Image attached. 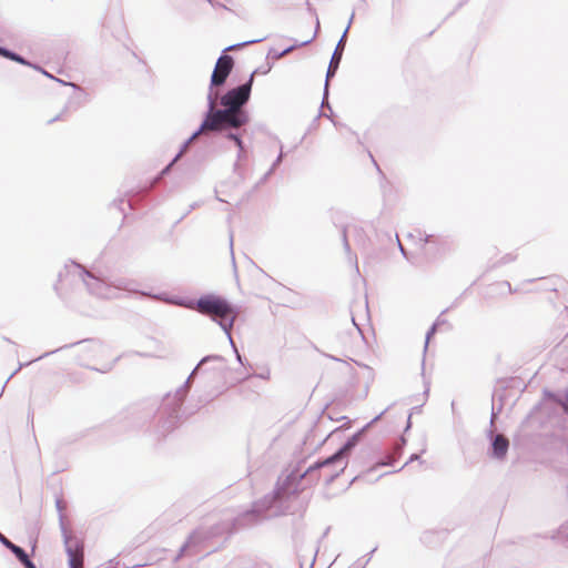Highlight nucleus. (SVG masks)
Masks as SVG:
<instances>
[{
	"mask_svg": "<svg viewBox=\"0 0 568 568\" xmlns=\"http://www.w3.org/2000/svg\"><path fill=\"white\" fill-rule=\"evenodd\" d=\"M317 466L302 471L301 468L291 469L281 476L274 490L262 499L254 501L252 507L232 520V527L227 531H239L263 524L272 518L285 515L291 508V500L298 495V490L305 487L304 481L314 480V470Z\"/></svg>",
	"mask_w": 568,
	"mask_h": 568,
	"instance_id": "1",
	"label": "nucleus"
},
{
	"mask_svg": "<svg viewBox=\"0 0 568 568\" xmlns=\"http://www.w3.org/2000/svg\"><path fill=\"white\" fill-rule=\"evenodd\" d=\"M254 72L248 80L227 90L223 95L219 90H209L207 110L204 114V128H216L221 123L229 126H245L250 122V113L245 105L250 101Z\"/></svg>",
	"mask_w": 568,
	"mask_h": 568,
	"instance_id": "2",
	"label": "nucleus"
},
{
	"mask_svg": "<svg viewBox=\"0 0 568 568\" xmlns=\"http://www.w3.org/2000/svg\"><path fill=\"white\" fill-rule=\"evenodd\" d=\"M65 282L70 283H81L83 284L88 292L99 298H118L120 296V291H131L132 281L126 278H115L114 281L108 283L94 274L85 270L82 265L71 262L65 265V273L59 274L58 284H55V291L62 295L61 290Z\"/></svg>",
	"mask_w": 568,
	"mask_h": 568,
	"instance_id": "3",
	"label": "nucleus"
},
{
	"mask_svg": "<svg viewBox=\"0 0 568 568\" xmlns=\"http://www.w3.org/2000/svg\"><path fill=\"white\" fill-rule=\"evenodd\" d=\"M170 303L189 310H194L201 315L210 317L226 334L231 346H234L231 331L239 312L227 300L215 294H204L197 300L172 298Z\"/></svg>",
	"mask_w": 568,
	"mask_h": 568,
	"instance_id": "4",
	"label": "nucleus"
},
{
	"mask_svg": "<svg viewBox=\"0 0 568 568\" xmlns=\"http://www.w3.org/2000/svg\"><path fill=\"white\" fill-rule=\"evenodd\" d=\"M388 410V407L378 416L373 418L366 426H364L359 432L354 434L352 437H349L345 444L333 455L329 457L317 460L314 464L310 465L307 469L313 468L315 466L316 469L314 470V480L310 481V484L305 480L304 485L305 487L301 488L298 490V494L303 490L314 486L320 481L321 478H323L324 483L326 485H329L337 478L345 469L347 462L346 458L349 454V452L355 447L357 444L359 437L364 433L366 428H368L372 424H374L377 419L381 418L382 415H384ZM301 468L302 471L306 470V468H303L301 465L295 466L293 469Z\"/></svg>",
	"mask_w": 568,
	"mask_h": 568,
	"instance_id": "5",
	"label": "nucleus"
},
{
	"mask_svg": "<svg viewBox=\"0 0 568 568\" xmlns=\"http://www.w3.org/2000/svg\"><path fill=\"white\" fill-rule=\"evenodd\" d=\"M210 362H224V357L221 355H207L203 357L192 371L186 381L173 394L168 393L163 397L162 404L158 408V414L164 430H172L183 417L182 404L190 390L191 381L201 368V366Z\"/></svg>",
	"mask_w": 568,
	"mask_h": 568,
	"instance_id": "6",
	"label": "nucleus"
},
{
	"mask_svg": "<svg viewBox=\"0 0 568 568\" xmlns=\"http://www.w3.org/2000/svg\"><path fill=\"white\" fill-rule=\"evenodd\" d=\"M55 508L59 513V521H60V528L63 536V541L65 546V552L68 555V565L69 568H83V560H84V554H83V546L74 541V545H71V536L64 525V515L63 511L65 509V505L61 498H58L55 500Z\"/></svg>",
	"mask_w": 568,
	"mask_h": 568,
	"instance_id": "7",
	"label": "nucleus"
},
{
	"mask_svg": "<svg viewBox=\"0 0 568 568\" xmlns=\"http://www.w3.org/2000/svg\"><path fill=\"white\" fill-rule=\"evenodd\" d=\"M353 19H354V12H352L349 21H348V24H347L346 29L344 30L341 39L338 40V42H337V44L335 47V50H334V52L332 54V58H331V61H329V64H328V68H327V71H326V79H325V85H324V92H323L322 106L327 105V108L329 110H331V106H329V104L327 102L329 80L335 77V74H336V72L338 70V67H339V63H341V60H342V55H343V52H344V49H345L347 33H348V30H349L351 24L353 22Z\"/></svg>",
	"mask_w": 568,
	"mask_h": 568,
	"instance_id": "8",
	"label": "nucleus"
},
{
	"mask_svg": "<svg viewBox=\"0 0 568 568\" xmlns=\"http://www.w3.org/2000/svg\"><path fill=\"white\" fill-rule=\"evenodd\" d=\"M233 67V57L229 54L220 55L210 79L209 90H219L220 87L224 85Z\"/></svg>",
	"mask_w": 568,
	"mask_h": 568,
	"instance_id": "9",
	"label": "nucleus"
},
{
	"mask_svg": "<svg viewBox=\"0 0 568 568\" xmlns=\"http://www.w3.org/2000/svg\"><path fill=\"white\" fill-rule=\"evenodd\" d=\"M0 57H3L6 59H9L11 61H14L17 63H20L22 65H27V67H30V68H33L34 70L41 72L42 74H44L45 77L52 79V80H55L60 83H63L65 84V82H63L62 80L51 75L49 72H47L43 68H41L40 65L38 64H34L32 62H30L29 60H27L26 58H23L22 55L18 54L17 52L6 48V47H2L0 45Z\"/></svg>",
	"mask_w": 568,
	"mask_h": 568,
	"instance_id": "10",
	"label": "nucleus"
},
{
	"mask_svg": "<svg viewBox=\"0 0 568 568\" xmlns=\"http://www.w3.org/2000/svg\"><path fill=\"white\" fill-rule=\"evenodd\" d=\"M243 128L244 126L232 128V126H229L225 123H221V124H219L214 129H207V131H209V133L210 132L223 133V136L226 140L233 141L234 144L237 146V149L242 150V144H244V142H243V133L245 132V129H243Z\"/></svg>",
	"mask_w": 568,
	"mask_h": 568,
	"instance_id": "11",
	"label": "nucleus"
},
{
	"mask_svg": "<svg viewBox=\"0 0 568 568\" xmlns=\"http://www.w3.org/2000/svg\"><path fill=\"white\" fill-rule=\"evenodd\" d=\"M368 316L367 301H356L351 306V320L356 329L362 334L361 321Z\"/></svg>",
	"mask_w": 568,
	"mask_h": 568,
	"instance_id": "12",
	"label": "nucleus"
},
{
	"mask_svg": "<svg viewBox=\"0 0 568 568\" xmlns=\"http://www.w3.org/2000/svg\"><path fill=\"white\" fill-rule=\"evenodd\" d=\"M349 233L354 236L356 243L359 246H365V244H366V239H365V236L363 234V230L361 227H357V226L343 227L342 229V237H343L344 248L347 254H349V252H351L349 242H348Z\"/></svg>",
	"mask_w": 568,
	"mask_h": 568,
	"instance_id": "13",
	"label": "nucleus"
},
{
	"mask_svg": "<svg viewBox=\"0 0 568 568\" xmlns=\"http://www.w3.org/2000/svg\"><path fill=\"white\" fill-rule=\"evenodd\" d=\"M204 125V120L202 121V123L200 124L199 129L196 131L193 132V134L182 144L181 149H180V152L175 155V158L169 163V165H166L163 171H162V174H165L170 169L171 166L178 161V159L186 152V150L189 149L190 144L201 134H206L209 133L207 129L209 128H204L202 129Z\"/></svg>",
	"mask_w": 568,
	"mask_h": 568,
	"instance_id": "14",
	"label": "nucleus"
},
{
	"mask_svg": "<svg viewBox=\"0 0 568 568\" xmlns=\"http://www.w3.org/2000/svg\"><path fill=\"white\" fill-rule=\"evenodd\" d=\"M509 442L504 435H496L491 442L493 457L503 459L508 450Z\"/></svg>",
	"mask_w": 568,
	"mask_h": 568,
	"instance_id": "15",
	"label": "nucleus"
},
{
	"mask_svg": "<svg viewBox=\"0 0 568 568\" xmlns=\"http://www.w3.org/2000/svg\"><path fill=\"white\" fill-rule=\"evenodd\" d=\"M3 546L16 556V558L21 562L23 567L31 561L26 550L22 547L13 544L11 540L3 539Z\"/></svg>",
	"mask_w": 568,
	"mask_h": 568,
	"instance_id": "16",
	"label": "nucleus"
},
{
	"mask_svg": "<svg viewBox=\"0 0 568 568\" xmlns=\"http://www.w3.org/2000/svg\"><path fill=\"white\" fill-rule=\"evenodd\" d=\"M71 85H72L74 89H77V90H79V91H80V94H79L78 97H75V98H74L77 101H73V100L69 101V103L63 108V110L61 111V113H60V114H58L57 116H54V118L50 119V120L48 121V124H52V123H54V122H57V121H59V120L64 119V114L68 112V110H69V109L73 108V109L75 110V109H78V108L81 105V103H82V98H83L84 93L82 92V90H81L77 84L71 83Z\"/></svg>",
	"mask_w": 568,
	"mask_h": 568,
	"instance_id": "17",
	"label": "nucleus"
},
{
	"mask_svg": "<svg viewBox=\"0 0 568 568\" xmlns=\"http://www.w3.org/2000/svg\"><path fill=\"white\" fill-rule=\"evenodd\" d=\"M207 538V532L203 529H196L191 534L187 541L181 548L182 551L191 550L193 547L199 546L202 541Z\"/></svg>",
	"mask_w": 568,
	"mask_h": 568,
	"instance_id": "18",
	"label": "nucleus"
},
{
	"mask_svg": "<svg viewBox=\"0 0 568 568\" xmlns=\"http://www.w3.org/2000/svg\"><path fill=\"white\" fill-rule=\"evenodd\" d=\"M448 310H444L442 312V314L436 318V321L434 322V324L432 325V327L428 329L427 334H426V342H425V351L427 349V346H428V342L430 339V336L434 335L436 333V331L438 329V327L443 326V325H446V326H449V323L446 318H444V314L447 312Z\"/></svg>",
	"mask_w": 568,
	"mask_h": 568,
	"instance_id": "19",
	"label": "nucleus"
},
{
	"mask_svg": "<svg viewBox=\"0 0 568 568\" xmlns=\"http://www.w3.org/2000/svg\"><path fill=\"white\" fill-rule=\"evenodd\" d=\"M61 348H62V347H60V349H61ZM58 351H59V348H58ZM55 352H57V349H55V351H52V352H47V353H44L43 355L39 356L38 358L33 359V362L39 361V359H41V358H43V357H45V356H49L50 354H53V353H55ZM31 363H32V361H30V362H28V363H24V364H23V363H20V364H19L18 368H17V369H16V371H14V372H13V373L8 377V378H7V381H6L4 385L2 386L1 394L3 393L4 387H6V385L9 383V381H10V379H11V378H12V377H13V376H14V375H16V374H17V373L22 368V367L28 366V365H29V364H31Z\"/></svg>",
	"mask_w": 568,
	"mask_h": 568,
	"instance_id": "20",
	"label": "nucleus"
},
{
	"mask_svg": "<svg viewBox=\"0 0 568 568\" xmlns=\"http://www.w3.org/2000/svg\"><path fill=\"white\" fill-rule=\"evenodd\" d=\"M88 351L92 353H102L105 351V346L99 341H88Z\"/></svg>",
	"mask_w": 568,
	"mask_h": 568,
	"instance_id": "21",
	"label": "nucleus"
},
{
	"mask_svg": "<svg viewBox=\"0 0 568 568\" xmlns=\"http://www.w3.org/2000/svg\"><path fill=\"white\" fill-rule=\"evenodd\" d=\"M313 41V39H308V40H305L301 43H294L290 47H287L286 49H284L283 51L280 52V55H283L285 57L286 54H288L290 52H292L294 49L298 48V47H304V45H307L310 44L311 42Z\"/></svg>",
	"mask_w": 568,
	"mask_h": 568,
	"instance_id": "22",
	"label": "nucleus"
},
{
	"mask_svg": "<svg viewBox=\"0 0 568 568\" xmlns=\"http://www.w3.org/2000/svg\"><path fill=\"white\" fill-rule=\"evenodd\" d=\"M114 205H116L119 207V211L120 212H124V207L123 205L126 204L130 209H133V200L130 199V200H124V199H120V200H116L113 202Z\"/></svg>",
	"mask_w": 568,
	"mask_h": 568,
	"instance_id": "23",
	"label": "nucleus"
},
{
	"mask_svg": "<svg viewBox=\"0 0 568 568\" xmlns=\"http://www.w3.org/2000/svg\"><path fill=\"white\" fill-rule=\"evenodd\" d=\"M265 39H266V37L260 38V39H254V40H248V41H245L243 43L231 45V47L226 48L225 50H231V49L241 48V47L248 45V44L258 43V42H262Z\"/></svg>",
	"mask_w": 568,
	"mask_h": 568,
	"instance_id": "24",
	"label": "nucleus"
},
{
	"mask_svg": "<svg viewBox=\"0 0 568 568\" xmlns=\"http://www.w3.org/2000/svg\"><path fill=\"white\" fill-rule=\"evenodd\" d=\"M283 155H284L283 151L281 150L280 154L277 155V158L275 159V161L273 162V164L271 166L272 170H275L281 164V162L283 160Z\"/></svg>",
	"mask_w": 568,
	"mask_h": 568,
	"instance_id": "25",
	"label": "nucleus"
},
{
	"mask_svg": "<svg viewBox=\"0 0 568 568\" xmlns=\"http://www.w3.org/2000/svg\"><path fill=\"white\" fill-rule=\"evenodd\" d=\"M561 407L565 412V414L568 416V390L566 392L564 399L561 400Z\"/></svg>",
	"mask_w": 568,
	"mask_h": 568,
	"instance_id": "26",
	"label": "nucleus"
},
{
	"mask_svg": "<svg viewBox=\"0 0 568 568\" xmlns=\"http://www.w3.org/2000/svg\"><path fill=\"white\" fill-rule=\"evenodd\" d=\"M113 367V364H106L104 365L102 368H95V367H92L93 371H98V372H101V373H108L112 369Z\"/></svg>",
	"mask_w": 568,
	"mask_h": 568,
	"instance_id": "27",
	"label": "nucleus"
},
{
	"mask_svg": "<svg viewBox=\"0 0 568 568\" xmlns=\"http://www.w3.org/2000/svg\"><path fill=\"white\" fill-rule=\"evenodd\" d=\"M232 347H233L234 353H235V355H236V359H237V362H239L241 365L245 366V364H244V362H243V357H242V355L239 353V351H237L236 346L234 345V346H232Z\"/></svg>",
	"mask_w": 568,
	"mask_h": 568,
	"instance_id": "28",
	"label": "nucleus"
},
{
	"mask_svg": "<svg viewBox=\"0 0 568 568\" xmlns=\"http://www.w3.org/2000/svg\"><path fill=\"white\" fill-rule=\"evenodd\" d=\"M245 156H246L245 148H244V144H242V150L239 149V152H237V161L245 159Z\"/></svg>",
	"mask_w": 568,
	"mask_h": 568,
	"instance_id": "29",
	"label": "nucleus"
},
{
	"mask_svg": "<svg viewBox=\"0 0 568 568\" xmlns=\"http://www.w3.org/2000/svg\"><path fill=\"white\" fill-rule=\"evenodd\" d=\"M256 376L258 378H262V379H268L270 378V371L268 369H265L264 372L260 373V374H256Z\"/></svg>",
	"mask_w": 568,
	"mask_h": 568,
	"instance_id": "30",
	"label": "nucleus"
},
{
	"mask_svg": "<svg viewBox=\"0 0 568 568\" xmlns=\"http://www.w3.org/2000/svg\"><path fill=\"white\" fill-rule=\"evenodd\" d=\"M514 260H515V257H514L511 254H507V255H505V256L501 258V263H503V264H506V263H509V262H511V261H514Z\"/></svg>",
	"mask_w": 568,
	"mask_h": 568,
	"instance_id": "31",
	"label": "nucleus"
},
{
	"mask_svg": "<svg viewBox=\"0 0 568 568\" xmlns=\"http://www.w3.org/2000/svg\"><path fill=\"white\" fill-rule=\"evenodd\" d=\"M274 170H272L270 168V170L263 175V178L261 179V183H264L265 181H267V179L273 174Z\"/></svg>",
	"mask_w": 568,
	"mask_h": 568,
	"instance_id": "32",
	"label": "nucleus"
},
{
	"mask_svg": "<svg viewBox=\"0 0 568 568\" xmlns=\"http://www.w3.org/2000/svg\"><path fill=\"white\" fill-rule=\"evenodd\" d=\"M395 454H396V447L393 445V464H392L393 473L402 469V467L396 468V466H395V458H394Z\"/></svg>",
	"mask_w": 568,
	"mask_h": 568,
	"instance_id": "33",
	"label": "nucleus"
},
{
	"mask_svg": "<svg viewBox=\"0 0 568 568\" xmlns=\"http://www.w3.org/2000/svg\"><path fill=\"white\" fill-rule=\"evenodd\" d=\"M382 465H384V466L390 465V453H387L385 455V458H384V462L382 463Z\"/></svg>",
	"mask_w": 568,
	"mask_h": 568,
	"instance_id": "34",
	"label": "nucleus"
},
{
	"mask_svg": "<svg viewBox=\"0 0 568 568\" xmlns=\"http://www.w3.org/2000/svg\"><path fill=\"white\" fill-rule=\"evenodd\" d=\"M396 241H397V244H398V247H399L400 252L403 253L404 256H406V252H405V250H404V247H403V245H402L397 234H396Z\"/></svg>",
	"mask_w": 568,
	"mask_h": 568,
	"instance_id": "35",
	"label": "nucleus"
},
{
	"mask_svg": "<svg viewBox=\"0 0 568 568\" xmlns=\"http://www.w3.org/2000/svg\"><path fill=\"white\" fill-rule=\"evenodd\" d=\"M270 54H272V55H273V58H275V59H281V58H283V55H280V52H276L275 50H271V51H270Z\"/></svg>",
	"mask_w": 568,
	"mask_h": 568,
	"instance_id": "36",
	"label": "nucleus"
},
{
	"mask_svg": "<svg viewBox=\"0 0 568 568\" xmlns=\"http://www.w3.org/2000/svg\"><path fill=\"white\" fill-rule=\"evenodd\" d=\"M152 416H153V409H150V410H148V412H145V413H144L143 418H144V419H148V418H150V417H152Z\"/></svg>",
	"mask_w": 568,
	"mask_h": 568,
	"instance_id": "37",
	"label": "nucleus"
},
{
	"mask_svg": "<svg viewBox=\"0 0 568 568\" xmlns=\"http://www.w3.org/2000/svg\"><path fill=\"white\" fill-rule=\"evenodd\" d=\"M251 376H252L251 374L242 375V376L239 378V382L246 381V379H247V378H250Z\"/></svg>",
	"mask_w": 568,
	"mask_h": 568,
	"instance_id": "38",
	"label": "nucleus"
},
{
	"mask_svg": "<svg viewBox=\"0 0 568 568\" xmlns=\"http://www.w3.org/2000/svg\"><path fill=\"white\" fill-rule=\"evenodd\" d=\"M564 530H565V528L562 527V528L558 531V535H557L555 538H557V539H561V536H562V534H564Z\"/></svg>",
	"mask_w": 568,
	"mask_h": 568,
	"instance_id": "39",
	"label": "nucleus"
},
{
	"mask_svg": "<svg viewBox=\"0 0 568 568\" xmlns=\"http://www.w3.org/2000/svg\"><path fill=\"white\" fill-rule=\"evenodd\" d=\"M24 568H37V566L31 560L28 565L24 566Z\"/></svg>",
	"mask_w": 568,
	"mask_h": 568,
	"instance_id": "40",
	"label": "nucleus"
},
{
	"mask_svg": "<svg viewBox=\"0 0 568 568\" xmlns=\"http://www.w3.org/2000/svg\"><path fill=\"white\" fill-rule=\"evenodd\" d=\"M418 458V455L417 454H413L410 455L409 457V462L414 460V459H417Z\"/></svg>",
	"mask_w": 568,
	"mask_h": 568,
	"instance_id": "41",
	"label": "nucleus"
},
{
	"mask_svg": "<svg viewBox=\"0 0 568 568\" xmlns=\"http://www.w3.org/2000/svg\"><path fill=\"white\" fill-rule=\"evenodd\" d=\"M3 539H8L3 534L0 532V542L3 545Z\"/></svg>",
	"mask_w": 568,
	"mask_h": 568,
	"instance_id": "42",
	"label": "nucleus"
},
{
	"mask_svg": "<svg viewBox=\"0 0 568 568\" xmlns=\"http://www.w3.org/2000/svg\"><path fill=\"white\" fill-rule=\"evenodd\" d=\"M410 427V415L408 416L407 418V425H406V430Z\"/></svg>",
	"mask_w": 568,
	"mask_h": 568,
	"instance_id": "43",
	"label": "nucleus"
},
{
	"mask_svg": "<svg viewBox=\"0 0 568 568\" xmlns=\"http://www.w3.org/2000/svg\"><path fill=\"white\" fill-rule=\"evenodd\" d=\"M501 285L507 286L510 290V284L508 282H503Z\"/></svg>",
	"mask_w": 568,
	"mask_h": 568,
	"instance_id": "44",
	"label": "nucleus"
},
{
	"mask_svg": "<svg viewBox=\"0 0 568 568\" xmlns=\"http://www.w3.org/2000/svg\"><path fill=\"white\" fill-rule=\"evenodd\" d=\"M372 162L376 163V162H375V159H372ZM375 165H376V166H378L377 164H375ZM377 170H378L379 172H382V171L379 170V168H377ZM381 174L383 175V178H385V175H384L383 173H381Z\"/></svg>",
	"mask_w": 568,
	"mask_h": 568,
	"instance_id": "45",
	"label": "nucleus"
},
{
	"mask_svg": "<svg viewBox=\"0 0 568 568\" xmlns=\"http://www.w3.org/2000/svg\"><path fill=\"white\" fill-rule=\"evenodd\" d=\"M230 245H231V247L233 246V235L232 234L230 235Z\"/></svg>",
	"mask_w": 568,
	"mask_h": 568,
	"instance_id": "46",
	"label": "nucleus"
},
{
	"mask_svg": "<svg viewBox=\"0 0 568 568\" xmlns=\"http://www.w3.org/2000/svg\"><path fill=\"white\" fill-rule=\"evenodd\" d=\"M196 207V203L192 204L191 205V210L195 209Z\"/></svg>",
	"mask_w": 568,
	"mask_h": 568,
	"instance_id": "47",
	"label": "nucleus"
},
{
	"mask_svg": "<svg viewBox=\"0 0 568 568\" xmlns=\"http://www.w3.org/2000/svg\"><path fill=\"white\" fill-rule=\"evenodd\" d=\"M562 542H564L566 546H568V539H567V540H565V541H562Z\"/></svg>",
	"mask_w": 568,
	"mask_h": 568,
	"instance_id": "48",
	"label": "nucleus"
},
{
	"mask_svg": "<svg viewBox=\"0 0 568 568\" xmlns=\"http://www.w3.org/2000/svg\"><path fill=\"white\" fill-rule=\"evenodd\" d=\"M103 568H113V567H112L111 565H109V566H105V567H103Z\"/></svg>",
	"mask_w": 568,
	"mask_h": 568,
	"instance_id": "49",
	"label": "nucleus"
}]
</instances>
